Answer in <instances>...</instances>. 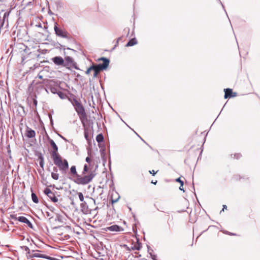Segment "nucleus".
Returning <instances> with one entry per match:
<instances>
[{"mask_svg":"<svg viewBox=\"0 0 260 260\" xmlns=\"http://www.w3.org/2000/svg\"><path fill=\"white\" fill-rule=\"evenodd\" d=\"M89 174L88 175H85L82 177L79 175L75 179H74V182L79 185H86L90 182L93 178L95 176L96 173L95 172V169L91 170L90 168Z\"/></svg>","mask_w":260,"mask_h":260,"instance_id":"7ed1b4c3","label":"nucleus"},{"mask_svg":"<svg viewBox=\"0 0 260 260\" xmlns=\"http://www.w3.org/2000/svg\"><path fill=\"white\" fill-rule=\"evenodd\" d=\"M85 160L87 163L89 164V165L90 166V162L91 161L90 158L89 156H88L86 158Z\"/></svg>","mask_w":260,"mask_h":260,"instance_id":"4c0bfd02","label":"nucleus"},{"mask_svg":"<svg viewBox=\"0 0 260 260\" xmlns=\"http://www.w3.org/2000/svg\"><path fill=\"white\" fill-rule=\"evenodd\" d=\"M89 170V168L88 167V165L87 164H85L84 166L83 170L82 171V175H84L86 173H87Z\"/></svg>","mask_w":260,"mask_h":260,"instance_id":"393cba45","label":"nucleus"},{"mask_svg":"<svg viewBox=\"0 0 260 260\" xmlns=\"http://www.w3.org/2000/svg\"><path fill=\"white\" fill-rule=\"evenodd\" d=\"M34 250H29L27 252H26V256L27 257V258H33V257H31L32 254L34 253Z\"/></svg>","mask_w":260,"mask_h":260,"instance_id":"c85d7f7f","label":"nucleus"},{"mask_svg":"<svg viewBox=\"0 0 260 260\" xmlns=\"http://www.w3.org/2000/svg\"><path fill=\"white\" fill-rule=\"evenodd\" d=\"M70 173L72 175L75 176L76 178L77 177L78 175H79L76 171V168L75 166H73L71 167L70 169Z\"/></svg>","mask_w":260,"mask_h":260,"instance_id":"a211bd4d","label":"nucleus"},{"mask_svg":"<svg viewBox=\"0 0 260 260\" xmlns=\"http://www.w3.org/2000/svg\"><path fill=\"white\" fill-rule=\"evenodd\" d=\"M149 173L151 174L153 176H154L156 174L154 170L149 171Z\"/></svg>","mask_w":260,"mask_h":260,"instance_id":"c03bdc74","label":"nucleus"},{"mask_svg":"<svg viewBox=\"0 0 260 260\" xmlns=\"http://www.w3.org/2000/svg\"><path fill=\"white\" fill-rule=\"evenodd\" d=\"M8 15H9V14H7V12L5 13V14H4V17H3L4 19H5V18H6V17L7 16H8Z\"/></svg>","mask_w":260,"mask_h":260,"instance_id":"a18cd8bd","label":"nucleus"},{"mask_svg":"<svg viewBox=\"0 0 260 260\" xmlns=\"http://www.w3.org/2000/svg\"><path fill=\"white\" fill-rule=\"evenodd\" d=\"M220 3H221V5H222V7H223V8L224 9V6H223V5L222 4L221 2H220Z\"/></svg>","mask_w":260,"mask_h":260,"instance_id":"6e6d98bb","label":"nucleus"},{"mask_svg":"<svg viewBox=\"0 0 260 260\" xmlns=\"http://www.w3.org/2000/svg\"><path fill=\"white\" fill-rule=\"evenodd\" d=\"M5 165V160L4 159H0V168L3 169V166Z\"/></svg>","mask_w":260,"mask_h":260,"instance_id":"f704fd0d","label":"nucleus"},{"mask_svg":"<svg viewBox=\"0 0 260 260\" xmlns=\"http://www.w3.org/2000/svg\"><path fill=\"white\" fill-rule=\"evenodd\" d=\"M40 87H41V89H44L46 92H48L47 90L45 87H44L43 86H42V85H41V86H40Z\"/></svg>","mask_w":260,"mask_h":260,"instance_id":"49530a36","label":"nucleus"},{"mask_svg":"<svg viewBox=\"0 0 260 260\" xmlns=\"http://www.w3.org/2000/svg\"><path fill=\"white\" fill-rule=\"evenodd\" d=\"M49 142L52 147V151L51 152V157H54L58 155H60L58 153V147L54 142V141L48 138Z\"/></svg>","mask_w":260,"mask_h":260,"instance_id":"6e6552de","label":"nucleus"},{"mask_svg":"<svg viewBox=\"0 0 260 260\" xmlns=\"http://www.w3.org/2000/svg\"><path fill=\"white\" fill-rule=\"evenodd\" d=\"M117 200H118V199H116V200H114L112 199V200H111V201H112V204H113L114 203L116 202L117 201Z\"/></svg>","mask_w":260,"mask_h":260,"instance_id":"09e8293b","label":"nucleus"},{"mask_svg":"<svg viewBox=\"0 0 260 260\" xmlns=\"http://www.w3.org/2000/svg\"><path fill=\"white\" fill-rule=\"evenodd\" d=\"M142 247V245L140 243H138L137 244L135 245L133 247L132 249L133 250H139Z\"/></svg>","mask_w":260,"mask_h":260,"instance_id":"a878e982","label":"nucleus"},{"mask_svg":"<svg viewBox=\"0 0 260 260\" xmlns=\"http://www.w3.org/2000/svg\"><path fill=\"white\" fill-rule=\"evenodd\" d=\"M84 137L87 141H89V136H88V129L87 128H84Z\"/></svg>","mask_w":260,"mask_h":260,"instance_id":"cd10ccee","label":"nucleus"},{"mask_svg":"<svg viewBox=\"0 0 260 260\" xmlns=\"http://www.w3.org/2000/svg\"><path fill=\"white\" fill-rule=\"evenodd\" d=\"M54 29L55 34L58 37H61L62 38H68V32L64 29H62L57 26V24L55 23Z\"/></svg>","mask_w":260,"mask_h":260,"instance_id":"0eeeda50","label":"nucleus"},{"mask_svg":"<svg viewBox=\"0 0 260 260\" xmlns=\"http://www.w3.org/2000/svg\"><path fill=\"white\" fill-rule=\"evenodd\" d=\"M53 209H54V208H52V209H51V211H53Z\"/></svg>","mask_w":260,"mask_h":260,"instance_id":"680f3d73","label":"nucleus"},{"mask_svg":"<svg viewBox=\"0 0 260 260\" xmlns=\"http://www.w3.org/2000/svg\"><path fill=\"white\" fill-rule=\"evenodd\" d=\"M88 154L89 155L90 154V152H89V151L88 152Z\"/></svg>","mask_w":260,"mask_h":260,"instance_id":"13d9d810","label":"nucleus"},{"mask_svg":"<svg viewBox=\"0 0 260 260\" xmlns=\"http://www.w3.org/2000/svg\"><path fill=\"white\" fill-rule=\"evenodd\" d=\"M31 199L33 202H34L36 204H37L39 203V199L35 193H34L32 190H31Z\"/></svg>","mask_w":260,"mask_h":260,"instance_id":"6ab92c4d","label":"nucleus"},{"mask_svg":"<svg viewBox=\"0 0 260 260\" xmlns=\"http://www.w3.org/2000/svg\"><path fill=\"white\" fill-rule=\"evenodd\" d=\"M51 60L54 64L58 67H64L69 70H71L72 68L78 70H80L74 59L69 56H66L64 59L61 56H56L52 58Z\"/></svg>","mask_w":260,"mask_h":260,"instance_id":"f257e3e1","label":"nucleus"},{"mask_svg":"<svg viewBox=\"0 0 260 260\" xmlns=\"http://www.w3.org/2000/svg\"><path fill=\"white\" fill-rule=\"evenodd\" d=\"M2 169H1V168H0V172H2Z\"/></svg>","mask_w":260,"mask_h":260,"instance_id":"4d7b16f0","label":"nucleus"},{"mask_svg":"<svg viewBox=\"0 0 260 260\" xmlns=\"http://www.w3.org/2000/svg\"><path fill=\"white\" fill-rule=\"evenodd\" d=\"M53 209H54V208H52V209H51V211H53Z\"/></svg>","mask_w":260,"mask_h":260,"instance_id":"bf43d9fd","label":"nucleus"},{"mask_svg":"<svg viewBox=\"0 0 260 260\" xmlns=\"http://www.w3.org/2000/svg\"><path fill=\"white\" fill-rule=\"evenodd\" d=\"M54 164L58 168L61 174L64 175L69 170V163L67 159H62L60 155L52 158Z\"/></svg>","mask_w":260,"mask_h":260,"instance_id":"f03ea898","label":"nucleus"},{"mask_svg":"<svg viewBox=\"0 0 260 260\" xmlns=\"http://www.w3.org/2000/svg\"><path fill=\"white\" fill-rule=\"evenodd\" d=\"M25 136L28 138H34L36 136V132L34 130L27 127Z\"/></svg>","mask_w":260,"mask_h":260,"instance_id":"f8f14e48","label":"nucleus"},{"mask_svg":"<svg viewBox=\"0 0 260 260\" xmlns=\"http://www.w3.org/2000/svg\"><path fill=\"white\" fill-rule=\"evenodd\" d=\"M25 223H26L28 225V226L29 228H30V229H33V225H32V224L31 223V222L28 219L26 220V221L25 222Z\"/></svg>","mask_w":260,"mask_h":260,"instance_id":"473e14b6","label":"nucleus"},{"mask_svg":"<svg viewBox=\"0 0 260 260\" xmlns=\"http://www.w3.org/2000/svg\"><path fill=\"white\" fill-rule=\"evenodd\" d=\"M41 252L40 250H34V253L31 255V257H40L49 260H57L56 258L52 257L45 254H41L39 252Z\"/></svg>","mask_w":260,"mask_h":260,"instance_id":"1a4fd4ad","label":"nucleus"},{"mask_svg":"<svg viewBox=\"0 0 260 260\" xmlns=\"http://www.w3.org/2000/svg\"><path fill=\"white\" fill-rule=\"evenodd\" d=\"M122 39V37H119L117 40H116V44L115 45L114 47L113 48L114 49L118 45L119 41Z\"/></svg>","mask_w":260,"mask_h":260,"instance_id":"e433bc0d","label":"nucleus"},{"mask_svg":"<svg viewBox=\"0 0 260 260\" xmlns=\"http://www.w3.org/2000/svg\"><path fill=\"white\" fill-rule=\"evenodd\" d=\"M39 78L40 79H42V78H43V76H41V75H39Z\"/></svg>","mask_w":260,"mask_h":260,"instance_id":"864d4df0","label":"nucleus"},{"mask_svg":"<svg viewBox=\"0 0 260 260\" xmlns=\"http://www.w3.org/2000/svg\"><path fill=\"white\" fill-rule=\"evenodd\" d=\"M57 94L61 99H65L68 98L66 94L60 91H58Z\"/></svg>","mask_w":260,"mask_h":260,"instance_id":"b1692460","label":"nucleus"},{"mask_svg":"<svg viewBox=\"0 0 260 260\" xmlns=\"http://www.w3.org/2000/svg\"><path fill=\"white\" fill-rule=\"evenodd\" d=\"M57 166L56 167H53V172H55V173H57V171H58V169L57 168Z\"/></svg>","mask_w":260,"mask_h":260,"instance_id":"79ce46f5","label":"nucleus"},{"mask_svg":"<svg viewBox=\"0 0 260 260\" xmlns=\"http://www.w3.org/2000/svg\"><path fill=\"white\" fill-rule=\"evenodd\" d=\"M135 133L136 134V135H137L139 137H140V139H141V140H142L144 143H146V142H145V141H144V140H143L141 137H140V136H139L138 134H137L136 132H135Z\"/></svg>","mask_w":260,"mask_h":260,"instance_id":"8fccbe9b","label":"nucleus"},{"mask_svg":"<svg viewBox=\"0 0 260 260\" xmlns=\"http://www.w3.org/2000/svg\"><path fill=\"white\" fill-rule=\"evenodd\" d=\"M124 229L121 226H120L118 225L114 224L110 226H108L106 229V231H111V232H121L123 231Z\"/></svg>","mask_w":260,"mask_h":260,"instance_id":"9d476101","label":"nucleus"},{"mask_svg":"<svg viewBox=\"0 0 260 260\" xmlns=\"http://www.w3.org/2000/svg\"><path fill=\"white\" fill-rule=\"evenodd\" d=\"M38 102L36 99H33V104L36 107L37 106Z\"/></svg>","mask_w":260,"mask_h":260,"instance_id":"ea45409f","label":"nucleus"},{"mask_svg":"<svg viewBox=\"0 0 260 260\" xmlns=\"http://www.w3.org/2000/svg\"><path fill=\"white\" fill-rule=\"evenodd\" d=\"M226 208H227V207H226V205H223V209H222V210L220 211V212H221V211H223L224 209H226Z\"/></svg>","mask_w":260,"mask_h":260,"instance_id":"de8ad7c7","label":"nucleus"},{"mask_svg":"<svg viewBox=\"0 0 260 260\" xmlns=\"http://www.w3.org/2000/svg\"><path fill=\"white\" fill-rule=\"evenodd\" d=\"M224 99H227L229 98L235 97L236 96L237 93L236 92H233L232 89L230 88H226L224 89Z\"/></svg>","mask_w":260,"mask_h":260,"instance_id":"9b49d317","label":"nucleus"},{"mask_svg":"<svg viewBox=\"0 0 260 260\" xmlns=\"http://www.w3.org/2000/svg\"><path fill=\"white\" fill-rule=\"evenodd\" d=\"M93 64H92L91 66H90V67H89V68L87 70V71H86L85 73H86V74H89V73H90V72L91 70H93Z\"/></svg>","mask_w":260,"mask_h":260,"instance_id":"c9c22d12","label":"nucleus"},{"mask_svg":"<svg viewBox=\"0 0 260 260\" xmlns=\"http://www.w3.org/2000/svg\"><path fill=\"white\" fill-rule=\"evenodd\" d=\"M43 192L53 203L58 202V197H59L60 196L56 191L53 192L49 188H45Z\"/></svg>","mask_w":260,"mask_h":260,"instance_id":"423d86ee","label":"nucleus"},{"mask_svg":"<svg viewBox=\"0 0 260 260\" xmlns=\"http://www.w3.org/2000/svg\"><path fill=\"white\" fill-rule=\"evenodd\" d=\"M22 248L24 249L26 252L30 250L29 248L26 246H24L23 247H22Z\"/></svg>","mask_w":260,"mask_h":260,"instance_id":"58836bf2","label":"nucleus"},{"mask_svg":"<svg viewBox=\"0 0 260 260\" xmlns=\"http://www.w3.org/2000/svg\"><path fill=\"white\" fill-rule=\"evenodd\" d=\"M36 26H38L39 27H42V24L41 23H39V24L36 25Z\"/></svg>","mask_w":260,"mask_h":260,"instance_id":"3c124183","label":"nucleus"},{"mask_svg":"<svg viewBox=\"0 0 260 260\" xmlns=\"http://www.w3.org/2000/svg\"><path fill=\"white\" fill-rule=\"evenodd\" d=\"M99 60H102L103 62L102 64H93V71L94 72L93 76V78L96 77V76L101 71L106 70L109 66L110 63L109 59L104 57L100 58Z\"/></svg>","mask_w":260,"mask_h":260,"instance_id":"20e7f679","label":"nucleus"},{"mask_svg":"<svg viewBox=\"0 0 260 260\" xmlns=\"http://www.w3.org/2000/svg\"><path fill=\"white\" fill-rule=\"evenodd\" d=\"M51 177L54 180H58L59 178V174L57 173L52 172Z\"/></svg>","mask_w":260,"mask_h":260,"instance_id":"bb28decb","label":"nucleus"},{"mask_svg":"<svg viewBox=\"0 0 260 260\" xmlns=\"http://www.w3.org/2000/svg\"><path fill=\"white\" fill-rule=\"evenodd\" d=\"M75 110L76 112L77 113L78 115L79 116L80 119L82 121V123L84 125V120L87 119V115L85 111L84 107L81 104L79 106L75 107Z\"/></svg>","mask_w":260,"mask_h":260,"instance_id":"39448f33","label":"nucleus"},{"mask_svg":"<svg viewBox=\"0 0 260 260\" xmlns=\"http://www.w3.org/2000/svg\"><path fill=\"white\" fill-rule=\"evenodd\" d=\"M96 140L98 143L102 142L104 141V137L102 134L98 135L96 137Z\"/></svg>","mask_w":260,"mask_h":260,"instance_id":"412c9836","label":"nucleus"},{"mask_svg":"<svg viewBox=\"0 0 260 260\" xmlns=\"http://www.w3.org/2000/svg\"><path fill=\"white\" fill-rule=\"evenodd\" d=\"M77 193H78L80 201L82 202H84V196H83V194H82V193L80 192H78Z\"/></svg>","mask_w":260,"mask_h":260,"instance_id":"c756f323","label":"nucleus"},{"mask_svg":"<svg viewBox=\"0 0 260 260\" xmlns=\"http://www.w3.org/2000/svg\"><path fill=\"white\" fill-rule=\"evenodd\" d=\"M38 158L39 160V165L40 167L44 169V157L41 153H40L39 155L38 156Z\"/></svg>","mask_w":260,"mask_h":260,"instance_id":"dca6fc26","label":"nucleus"},{"mask_svg":"<svg viewBox=\"0 0 260 260\" xmlns=\"http://www.w3.org/2000/svg\"><path fill=\"white\" fill-rule=\"evenodd\" d=\"M176 181L181 183V185L179 186V189L180 190L183 191V192H184V190L183 187V184H184L183 181L181 180L180 177H179V178H177L176 179Z\"/></svg>","mask_w":260,"mask_h":260,"instance_id":"aec40b11","label":"nucleus"},{"mask_svg":"<svg viewBox=\"0 0 260 260\" xmlns=\"http://www.w3.org/2000/svg\"><path fill=\"white\" fill-rule=\"evenodd\" d=\"M81 103L79 100H77L76 101H75L74 103L72 104V105L74 107V108L78 106H79Z\"/></svg>","mask_w":260,"mask_h":260,"instance_id":"7c9ffc66","label":"nucleus"},{"mask_svg":"<svg viewBox=\"0 0 260 260\" xmlns=\"http://www.w3.org/2000/svg\"><path fill=\"white\" fill-rule=\"evenodd\" d=\"M148 247V251L151 255V257L153 260H156V255L154 254H152L151 251H152L153 250L150 249V246H147Z\"/></svg>","mask_w":260,"mask_h":260,"instance_id":"5701e85b","label":"nucleus"},{"mask_svg":"<svg viewBox=\"0 0 260 260\" xmlns=\"http://www.w3.org/2000/svg\"><path fill=\"white\" fill-rule=\"evenodd\" d=\"M11 152L10 150H8V152Z\"/></svg>","mask_w":260,"mask_h":260,"instance_id":"e2e57ef3","label":"nucleus"},{"mask_svg":"<svg viewBox=\"0 0 260 260\" xmlns=\"http://www.w3.org/2000/svg\"><path fill=\"white\" fill-rule=\"evenodd\" d=\"M50 91L51 92V93H53V94H57V89L55 87H51L50 88Z\"/></svg>","mask_w":260,"mask_h":260,"instance_id":"2f4dec72","label":"nucleus"},{"mask_svg":"<svg viewBox=\"0 0 260 260\" xmlns=\"http://www.w3.org/2000/svg\"><path fill=\"white\" fill-rule=\"evenodd\" d=\"M229 235H235V234H232V233H229Z\"/></svg>","mask_w":260,"mask_h":260,"instance_id":"5fc2aeb1","label":"nucleus"},{"mask_svg":"<svg viewBox=\"0 0 260 260\" xmlns=\"http://www.w3.org/2000/svg\"><path fill=\"white\" fill-rule=\"evenodd\" d=\"M66 219L60 214H57L55 219V221H57L60 223H64Z\"/></svg>","mask_w":260,"mask_h":260,"instance_id":"2eb2a0df","label":"nucleus"},{"mask_svg":"<svg viewBox=\"0 0 260 260\" xmlns=\"http://www.w3.org/2000/svg\"><path fill=\"white\" fill-rule=\"evenodd\" d=\"M68 100L72 103V104L74 103L75 101H76L77 100L76 96L73 94H71L70 96L68 97Z\"/></svg>","mask_w":260,"mask_h":260,"instance_id":"4be33fe9","label":"nucleus"},{"mask_svg":"<svg viewBox=\"0 0 260 260\" xmlns=\"http://www.w3.org/2000/svg\"><path fill=\"white\" fill-rule=\"evenodd\" d=\"M46 215L48 217H50L49 220L52 218V216H51V214L49 212H46Z\"/></svg>","mask_w":260,"mask_h":260,"instance_id":"37998d69","label":"nucleus"},{"mask_svg":"<svg viewBox=\"0 0 260 260\" xmlns=\"http://www.w3.org/2000/svg\"><path fill=\"white\" fill-rule=\"evenodd\" d=\"M80 207L82 212L84 214H88L89 213V209L87 203L85 202H82L80 205Z\"/></svg>","mask_w":260,"mask_h":260,"instance_id":"ddd939ff","label":"nucleus"},{"mask_svg":"<svg viewBox=\"0 0 260 260\" xmlns=\"http://www.w3.org/2000/svg\"><path fill=\"white\" fill-rule=\"evenodd\" d=\"M53 209H54V208H52V209H51V211H53Z\"/></svg>","mask_w":260,"mask_h":260,"instance_id":"052dcab7","label":"nucleus"},{"mask_svg":"<svg viewBox=\"0 0 260 260\" xmlns=\"http://www.w3.org/2000/svg\"><path fill=\"white\" fill-rule=\"evenodd\" d=\"M58 135L64 141L66 142H68V140L66 138H64V137H63L62 136H61V135L60 134H58Z\"/></svg>","mask_w":260,"mask_h":260,"instance_id":"a19ab883","label":"nucleus"},{"mask_svg":"<svg viewBox=\"0 0 260 260\" xmlns=\"http://www.w3.org/2000/svg\"><path fill=\"white\" fill-rule=\"evenodd\" d=\"M151 183L154 184H156L157 183V181H155V182H153V181H151Z\"/></svg>","mask_w":260,"mask_h":260,"instance_id":"603ef678","label":"nucleus"},{"mask_svg":"<svg viewBox=\"0 0 260 260\" xmlns=\"http://www.w3.org/2000/svg\"><path fill=\"white\" fill-rule=\"evenodd\" d=\"M11 217L13 219H14L15 220H18L22 223H25L27 220V218L24 216H19L17 217L15 215H12Z\"/></svg>","mask_w":260,"mask_h":260,"instance_id":"4468645a","label":"nucleus"},{"mask_svg":"<svg viewBox=\"0 0 260 260\" xmlns=\"http://www.w3.org/2000/svg\"><path fill=\"white\" fill-rule=\"evenodd\" d=\"M137 44V40L135 38L131 39L128 43L126 44V46H133Z\"/></svg>","mask_w":260,"mask_h":260,"instance_id":"f3484780","label":"nucleus"},{"mask_svg":"<svg viewBox=\"0 0 260 260\" xmlns=\"http://www.w3.org/2000/svg\"><path fill=\"white\" fill-rule=\"evenodd\" d=\"M232 157H233V158H237V159H238L239 158H240V157L241 156V155L240 153H237V154H234V156H233V155H231Z\"/></svg>","mask_w":260,"mask_h":260,"instance_id":"72a5a7b5","label":"nucleus"}]
</instances>
